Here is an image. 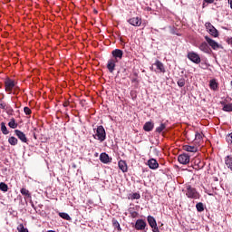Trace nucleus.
Segmentation results:
<instances>
[{"label":"nucleus","mask_w":232,"mask_h":232,"mask_svg":"<svg viewBox=\"0 0 232 232\" xmlns=\"http://www.w3.org/2000/svg\"><path fill=\"white\" fill-rule=\"evenodd\" d=\"M205 41H207L208 44L212 48V50H219V48H222L218 43L209 38V36H205Z\"/></svg>","instance_id":"39448f33"},{"label":"nucleus","mask_w":232,"mask_h":232,"mask_svg":"<svg viewBox=\"0 0 232 232\" xmlns=\"http://www.w3.org/2000/svg\"><path fill=\"white\" fill-rule=\"evenodd\" d=\"M117 61L114 59H110L107 63V69L109 70L110 73H113L115 72V66H116Z\"/></svg>","instance_id":"f8f14e48"},{"label":"nucleus","mask_w":232,"mask_h":232,"mask_svg":"<svg viewBox=\"0 0 232 232\" xmlns=\"http://www.w3.org/2000/svg\"><path fill=\"white\" fill-rule=\"evenodd\" d=\"M150 70H153V67H150Z\"/></svg>","instance_id":"5fc2aeb1"},{"label":"nucleus","mask_w":232,"mask_h":232,"mask_svg":"<svg viewBox=\"0 0 232 232\" xmlns=\"http://www.w3.org/2000/svg\"><path fill=\"white\" fill-rule=\"evenodd\" d=\"M0 189H1V191H4L5 193H6V191H8V185H6V183H5V182H1Z\"/></svg>","instance_id":"2f4dec72"},{"label":"nucleus","mask_w":232,"mask_h":232,"mask_svg":"<svg viewBox=\"0 0 232 232\" xmlns=\"http://www.w3.org/2000/svg\"><path fill=\"white\" fill-rule=\"evenodd\" d=\"M178 161L179 162V164L183 165L189 164V155L186 153L179 155L178 157Z\"/></svg>","instance_id":"9d476101"},{"label":"nucleus","mask_w":232,"mask_h":232,"mask_svg":"<svg viewBox=\"0 0 232 232\" xmlns=\"http://www.w3.org/2000/svg\"><path fill=\"white\" fill-rule=\"evenodd\" d=\"M122 72L125 73V77H126V75H128V70L127 69H123Z\"/></svg>","instance_id":"de8ad7c7"},{"label":"nucleus","mask_w":232,"mask_h":232,"mask_svg":"<svg viewBox=\"0 0 232 232\" xmlns=\"http://www.w3.org/2000/svg\"><path fill=\"white\" fill-rule=\"evenodd\" d=\"M186 189V197H188V198H193L194 200L200 198V193L197 191L196 188L191 187V185H187Z\"/></svg>","instance_id":"f257e3e1"},{"label":"nucleus","mask_w":232,"mask_h":232,"mask_svg":"<svg viewBox=\"0 0 232 232\" xmlns=\"http://www.w3.org/2000/svg\"><path fill=\"white\" fill-rule=\"evenodd\" d=\"M227 43H228V44H231V46H232V37H231V38H228V39L227 40Z\"/></svg>","instance_id":"49530a36"},{"label":"nucleus","mask_w":232,"mask_h":232,"mask_svg":"<svg viewBox=\"0 0 232 232\" xmlns=\"http://www.w3.org/2000/svg\"><path fill=\"white\" fill-rule=\"evenodd\" d=\"M147 164L150 169H158L159 162L155 159H150L147 161Z\"/></svg>","instance_id":"ddd939ff"},{"label":"nucleus","mask_w":232,"mask_h":232,"mask_svg":"<svg viewBox=\"0 0 232 232\" xmlns=\"http://www.w3.org/2000/svg\"><path fill=\"white\" fill-rule=\"evenodd\" d=\"M0 108H1V110H5L6 109V103L1 102L0 103Z\"/></svg>","instance_id":"a19ab883"},{"label":"nucleus","mask_w":232,"mask_h":232,"mask_svg":"<svg viewBox=\"0 0 232 232\" xmlns=\"http://www.w3.org/2000/svg\"><path fill=\"white\" fill-rule=\"evenodd\" d=\"M206 6V4H203V8Z\"/></svg>","instance_id":"864d4df0"},{"label":"nucleus","mask_w":232,"mask_h":232,"mask_svg":"<svg viewBox=\"0 0 232 232\" xmlns=\"http://www.w3.org/2000/svg\"><path fill=\"white\" fill-rule=\"evenodd\" d=\"M205 3H208V5H213L215 3V0H204Z\"/></svg>","instance_id":"c03bdc74"},{"label":"nucleus","mask_w":232,"mask_h":232,"mask_svg":"<svg viewBox=\"0 0 232 232\" xmlns=\"http://www.w3.org/2000/svg\"><path fill=\"white\" fill-rule=\"evenodd\" d=\"M58 215L59 217H61V218H63V220H72V218L70 217V215H68V213L59 212Z\"/></svg>","instance_id":"a878e982"},{"label":"nucleus","mask_w":232,"mask_h":232,"mask_svg":"<svg viewBox=\"0 0 232 232\" xmlns=\"http://www.w3.org/2000/svg\"><path fill=\"white\" fill-rule=\"evenodd\" d=\"M231 86H232V81H231Z\"/></svg>","instance_id":"6e6d98bb"},{"label":"nucleus","mask_w":232,"mask_h":232,"mask_svg":"<svg viewBox=\"0 0 232 232\" xmlns=\"http://www.w3.org/2000/svg\"><path fill=\"white\" fill-rule=\"evenodd\" d=\"M93 138L96 139V140H100V142L106 140V130H104L103 126L100 125L97 127L96 135H93Z\"/></svg>","instance_id":"f03ea898"},{"label":"nucleus","mask_w":232,"mask_h":232,"mask_svg":"<svg viewBox=\"0 0 232 232\" xmlns=\"http://www.w3.org/2000/svg\"><path fill=\"white\" fill-rule=\"evenodd\" d=\"M100 160L101 162H102L103 164H110L111 160H110V156L106 153V152H102L100 155Z\"/></svg>","instance_id":"dca6fc26"},{"label":"nucleus","mask_w":232,"mask_h":232,"mask_svg":"<svg viewBox=\"0 0 232 232\" xmlns=\"http://www.w3.org/2000/svg\"><path fill=\"white\" fill-rule=\"evenodd\" d=\"M135 81H137V79H133V80H132V82H135Z\"/></svg>","instance_id":"603ef678"},{"label":"nucleus","mask_w":232,"mask_h":232,"mask_svg":"<svg viewBox=\"0 0 232 232\" xmlns=\"http://www.w3.org/2000/svg\"><path fill=\"white\" fill-rule=\"evenodd\" d=\"M129 24L131 26H140L142 24V19L139 16L130 18L128 20Z\"/></svg>","instance_id":"6e6552de"},{"label":"nucleus","mask_w":232,"mask_h":232,"mask_svg":"<svg viewBox=\"0 0 232 232\" xmlns=\"http://www.w3.org/2000/svg\"><path fill=\"white\" fill-rule=\"evenodd\" d=\"M1 131L4 135H8V133H10V131H8V129L6 128V125L5 124V122L1 123Z\"/></svg>","instance_id":"bb28decb"},{"label":"nucleus","mask_w":232,"mask_h":232,"mask_svg":"<svg viewBox=\"0 0 232 232\" xmlns=\"http://www.w3.org/2000/svg\"><path fill=\"white\" fill-rule=\"evenodd\" d=\"M119 169L122 171V173H127L128 172V164L126 163L125 160H121L118 162Z\"/></svg>","instance_id":"2eb2a0df"},{"label":"nucleus","mask_w":232,"mask_h":232,"mask_svg":"<svg viewBox=\"0 0 232 232\" xmlns=\"http://www.w3.org/2000/svg\"><path fill=\"white\" fill-rule=\"evenodd\" d=\"M24 111L25 115H32V109L29 107H24Z\"/></svg>","instance_id":"e433bc0d"},{"label":"nucleus","mask_w":232,"mask_h":232,"mask_svg":"<svg viewBox=\"0 0 232 232\" xmlns=\"http://www.w3.org/2000/svg\"><path fill=\"white\" fill-rule=\"evenodd\" d=\"M111 55L114 57L113 60L119 63L122 59L124 52H122L121 49H115L111 52Z\"/></svg>","instance_id":"423d86ee"},{"label":"nucleus","mask_w":232,"mask_h":232,"mask_svg":"<svg viewBox=\"0 0 232 232\" xmlns=\"http://www.w3.org/2000/svg\"><path fill=\"white\" fill-rule=\"evenodd\" d=\"M8 142L9 144H11V146H17V142H19V140H17V138L12 136L8 139Z\"/></svg>","instance_id":"393cba45"},{"label":"nucleus","mask_w":232,"mask_h":232,"mask_svg":"<svg viewBox=\"0 0 232 232\" xmlns=\"http://www.w3.org/2000/svg\"><path fill=\"white\" fill-rule=\"evenodd\" d=\"M153 66H156L155 72L158 73H166V68L164 67V63L162 62L157 60Z\"/></svg>","instance_id":"0eeeda50"},{"label":"nucleus","mask_w":232,"mask_h":232,"mask_svg":"<svg viewBox=\"0 0 232 232\" xmlns=\"http://www.w3.org/2000/svg\"><path fill=\"white\" fill-rule=\"evenodd\" d=\"M111 222L114 229H117L118 232L122 231V228L121 227V224L119 223V221H117V219H115V218H112Z\"/></svg>","instance_id":"4be33fe9"},{"label":"nucleus","mask_w":232,"mask_h":232,"mask_svg":"<svg viewBox=\"0 0 232 232\" xmlns=\"http://www.w3.org/2000/svg\"><path fill=\"white\" fill-rule=\"evenodd\" d=\"M146 221L143 219H138L135 223V229L138 231H144V229H146Z\"/></svg>","instance_id":"1a4fd4ad"},{"label":"nucleus","mask_w":232,"mask_h":232,"mask_svg":"<svg viewBox=\"0 0 232 232\" xmlns=\"http://www.w3.org/2000/svg\"><path fill=\"white\" fill-rule=\"evenodd\" d=\"M222 111L227 112L232 111V103H227V105H225V107L222 108Z\"/></svg>","instance_id":"7c9ffc66"},{"label":"nucleus","mask_w":232,"mask_h":232,"mask_svg":"<svg viewBox=\"0 0 232 232\" xmlns=\"http://www.w3.org/2000/svg\"><path fill=\"white\" fill-rule=\"evenodd\" d=\"M20 193L24 197V198H30V200H32V193H30V190L23 188L20 189Z\"/></svg>","instance_id":"a211bd4d"},{"label":"nucleus","mask_w":232,"mask_h":232,"mask_svg":"<svg viewBox=\"0 0 232 232\" xmlns=\"http://www.w3.org/2000/svg\"><path fill=\"white\" fill-rule=\"evenodd\" d=\"M14 133L22 142H24V143L28 142V138H26V134H24V132L19 130H14Z\"/></svg>","instance_id":"9b49d317"},{"label":"nucleus","mask_w":232,"mask_h":232,"mask_svg":"<svg viewBox=\"0 0 232 232\" xmlns=\"http://www.w3.org/2000/svg\"><path fill=\"white\" fill-rule=\"evenodd\" d=\"M34 139H35V140H37V135L35 133H34Z\"/></svg>","instance_id":"8fccbe9b"},{"label":"nucleus","mask_w":232,"mask_h":232,"mask_svg":"<svg viewBox=\"0 0 232 232\" xmlns=\"http://www.w3.org/2000/svg\"><path fill=\"white\" fill-rule=\"evenodd\" d=\"M230 8L232 10V0L230 1Z\"/></svg>","instance_id":"3c124183"},{"label":"nucleus","mask_w":232,"mask_h":232,"mask_svg":"<svg viewBox=\"0 0 232 232\" xmlns=\"http://www.w3.org/2000/svg\"><path fill=\"white\" fill-rule=\"evenodd\" d=\"M196 140H202V134L200 132L196 133Z\"/></svg>","instance_id":"58836bf2"},{"label":"nucleus","mask_w":232,"mask_h":232,"mask_svg":"<svg viewBox=\"0 0 232 232\" xmlns=\"http://www.w3.org/2000/svg\"><path fill=\"white\" fill-rule=\"evenodd\" d=\"M5 92H7L8 93H12V91L15 87V82H14V80L10 78H7L5 81Z\"/></svg>","instance_id":"20e7f679"},{"label":"nucleus","mask_w":232,"mask_h":232,"mask_svg":"<svg viewBox=\"0 0 232 232\" xmlns=\"http://www.w3.org/2000/svg\"><path fill=\"white\" fill-rule=\"evenodd\" d=\"M17 230H18L19 232H28V228H25L23 224H20V225L17 227Z\"/></svg>","instance_id":"72a5a7b5"},{"label":"nucleus","mask_w":232,"mask_h":232,"mask_svg":"<svg viewBox=\"0 0 232 232\" xmlns=\"http://www.w3.org/2000/svg\"><path fill=\"white\" fill-rule=\"evenodd\" d=\"M153 128H155V124H153V122H151V121H147L143 125L144 131H151L153 130Z\"/></svg>","instance_id":"6ab92c4d"},{"label":"nucleus","mask_w":232,"mask_h":232,"mask_svg":"<svg viewBox=\"0 0 232 232\" xmlns=\"http://www.w3.org/2000/svg\"><path fill=\"white\" fill-rule=\"evenodd\" d=\"M225 164H226L227 168H228V169H230V171H232V154L228 155L225 158Z\"/></svg>","instance_id":"aec40b11"},{"label":"nucleus","mask_w":232,"mask_h":232,"mask_svg":"<svg viewBox=\"0 0 232 232\" xmlns=\"http://www.w3.org/2000/svg\"><path fill=\"white\" fill-rule=\"evenodd\" d=\"M130 217H132V218H136V217H139V213L136 211H133L130 213Z\"/></svg>","instance_id":"ea45409f"},{"label":"nucleus","mask_w":232,"mask_h":232,"mask_svg":"<svg viewBox=\"0 0 232 232\" xmlns=\"http://www.w3.org/2000/svg\"><path fill=\"white\" fill-rule=\"evenodd\" d=\"M220 104L223 106V108H225V106H227V100L220 102Z\"/></svg>","instance_id":"79ce46f5"},{"label":"nucleus","mask_w":232,"mask_h":232,"mask_svg":"<svg viewBox=\"0 0 232 232\" xmlns=\"http://www.w3.org/2000/svg\"><path fill=\"white\" fill-rule=\"evenodd\" d=\"M30 202H31L32 208H34V209H35V205L34 204V201L30 200Z\"/></svg>","instance_id":"09e8293b"},{"label":"nucleus","mask_w":232,"mask_h":232,"mask_svg":"<svg viewBox=\"0 0 232 232\" xmlns=\"http://www.w3.org/2000/svg\"><path fill=\"white\" fill-rule=\"evenodd\" d=\"M183 150L184 151H188L190 153H197V151H198V149L196 146L191 145H184Z\"/></svg>","instance_id":"f3484780"},{"label":"nucleus","mask_w":232,"mask_h":232,"mask_svg":"<svg viewBox=\"0 0 232 232\" xmlns=\"http://www.w3.org/2000/svg\"><path fill=\"white\" fill-rule=\"evenodd\" d=\"M198 48L201 52H204V53H211V48H209V45H208L206 42L201 43Z\"/></svg>","instance_id":"4468645a"},{"label":"nucleus","mask_w":232,"mask_h":232,"mask_svg":"<svg viewBox=\"0 0 232 232\" xmlns=\"http://www.w3.org/2000/svg\"><path fill=\"white\" fill-rule=\"evenodd\" d=\"M139 198H140V193L135 192L131 195V199L132 200H139Z\"/></svg>","instance_id":"c9c22d12"},{"label":"nucleus","mask_w":232,"mask_h":232,"mask_svg":"<svg viewBox=\"0 0 232 232\" xmlns=\"http://www.w3.org/2000/svg\"><path fill=\"white\" fill-rule=\"evenodd\" d=\"M206 29L208 30V32H210V30H212L213 28H215V26H213V24H211V23L207 22L205 24Z\"/></svg>","instance_id":"f704fd0d"},{"label":"nucleus","mask_w":232,"mask_h":232,"mask_svg":"<svg viewBox=\"0 0 232 232\" xmlns=\"http://www.w3.org/2000/svg\"><path fill=\"white\" fill-rule=\"evenodd\" d=\"M152 231H153V232H160V231L159 230V227H157V225H156L155 227H152Z\"/></svg>","instance_id":"a18cd8bd"},{"label":"nucleus","mask_w":232,"mask_h":232,"mask_svg":"<svg viewBox=\"0 0 232 232\" xmlns=\"http://www.w3.org/2000/svg\"><path fill=\"white\" fill-rule=\"evenodd\" d=\"M227 142L232 145V132L227 136Z\"/></svg>","instance_id":"4c0bfd02"},{"label":"nucleus","mask_w":232,"mask_h":232,"mask_svg":"<svg viewBox=\"0 0 232 232\" xmlns=\"http://www.w3.org/2000/svg\"><path fill=\"white\" fill-rule=\"evenodd\" d=\"M209 88L210 90H213V92H217V90H218V82H217V80H210Z\"/></svg>","instance_id":"412c9836"},{"label":"nucleus","mask_w":232,"mask_h":232,"mask_svg":"<svg viewBox=\"0 0 232 232\" xmlns=\"http://www.w3.org/2000/svg\"><path fill=\"white\" fill-rule=\"evenodd\" d=\"M8 126H9V128H12V130H15V128H17V126H19V124L17 122H15V119L12 118L10 120V121L8 122Z\"/></svg>","instance_id":"b1692460"},{"label":"nucleus","mask_w":232,"mask_h":232,"mask_svg":"<svg viewBox=\"0 0 232 232\" xmlns=\"http://www.w3.org/2000/svg\"><path fill=\"white\" fill-rule=\"evenodd\" d=\"M63 108H68V106H70V102L68 101H66L63 103Z\"/></svg>","instance_id":"37998d69"},{"label":"nucleus","mask_w":232,"mask_h":232,"mask_svg":"<svg viewBox=\"0 0 232 232\" xmlns=\"http://www.w3.org/2000/svg\"><path fill=\"white\" fill-rule=\"evenodd\" d=\"M188 59H189V61H191L192 63H194L195 64H200V55H198V53H195V52H190L188 53Z\"/></svg>","instance_id":"7ed1b4c3"},{"label":"nucleus","mask_w":232,"mask_h":232,"mask_svg":"<svg viewBox=\"0 0 232 232\" xmlns=\"http://www.w3.org/2000/svg\"><path fill=\"white\" fill-rule=\"evenodd\" d=\"M178 86H179V88H184V86H186V80L184 78H180L178 81Z\"/></svg>","instance_id":"473e14b6"},{"label":"nucleus","mask_w":232,"mask_h":232,"mask_svg":"<svg viewBox=\"0 0 232 232\" xmlns=\"http://www.w3.org/2000/svg\"><path fill=\"white\" fill-rule=\"evenodd\" d=\"M196 209L199 213H202V211H204V203H202V202L197 203Z\"/></svg>","instance_id":"c756f323"},{"label":"nucleus","mask_w":232,"mask_h":232,"mask_svg":"<svg viewBox=\"0 0 232 232\" xmlns=\"http://www.w3.org/2000/svg\"><path fill=\"white\" fill-rule=\"evenodd\" d=\"M147 220L150 227H155L157 226V220H155V218H153L152 216H149Z\"/></svg>","instance_id":"5701e85b"},{"label":"nucleus","mask_w":232,"mask_h":232,"mask_svg":"<svg viewBox=\"0 0 232 232\" xmlns=\"http://www.w3.org/2000/svg\"><path fill=\"white\" fill-rule=\"evenodd\" d=\"M166 130V123H161L160 126L156 128V133H162Z\"/></svg>","instance_id":"c85d7f7f"},{"label":"nucleus","mask_w":232,"mask_h":232,"mask_svg":"<svg viewBox=\"0 0 232 232\" xmlns=\"http://www.w3.org/2000/svg\"><path fill=\"white\" fill-rule=\"evenodd\" d=\"M208 34H210V35H212V37H218V30H217V28H215V27L210 29L208 31Z\"/></svg>","instance_id":"cd10ccee"}]
</instances>
